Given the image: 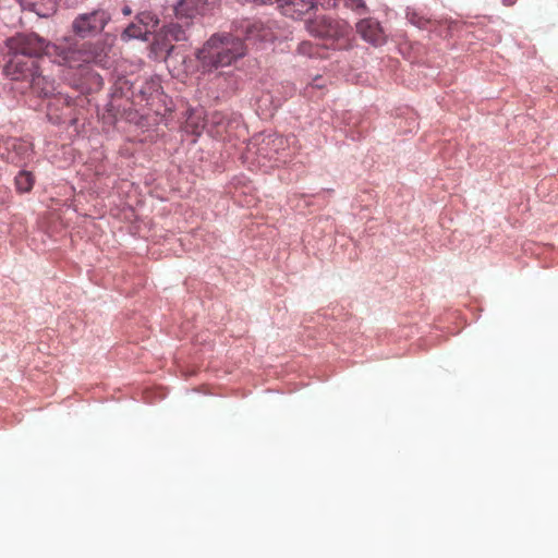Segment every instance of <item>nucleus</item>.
<instances>
[{"label": "nucleus", "mask_w": 558, "mask_h": 558, "mask_svg": "<svg viewBox=\"0 0 558 558\" xmlns=\"http://www.w3.org/2000/svg\"><path fill=\"white\" fill-rule=\"evenodd\" d=\"M246 52L245 45L240 38L231 35L211 36L197 50L196 59L203 73H210L221 66H228L242 58Z\"/></svg>", "instance_id": "1"}, {"label": "nucleus", "mask_w": 558, "mask_h": 558, "mask_svg": "<svg viewBox=\"0 0 558 558\" xmlns=\"http://www.w3.org/2000/svg\"><path fill=\"white\" fill-rule=\"evenodd\" d=\"M4 72L13 81L27 82L28 86L39 96L48 97L54 90L53 82L38 72V63L34 59L11 54Z\"/></svg>", "instance_id": "2"}, {"label": "nucleus", "mask_w": 558, "mask_h": 558, "mask_svg": "<svg viewBox=\"0 0 558 558\" xmlns=\"http://www.w3.org/2000/svg\"><path fill=\"white\" fill-rule=\"evenodd\" d=\"M53 54L60 57L57 64L69 68H81L85 63L106 64L105 46L101 44L84 43L81 46L63 40V46L53 47Z\"/></svg>", "instance_id": "3"}, {"label": "nucleus", "mask_w": 558, "mask_h": 558, "mask_svg": "<svg viewBox=\"0 0 558 558\" xmlns=\"http://www.w3.org/2000/svg\"><path fill=\"white\" fill-rule=\"evenodd\" d=\"M60 46H63V41L50 44L35 33L19 34L7 40V47L11 54L24 56L25 59L37 58L46 54L54 63H57V59H60V57L51 53L52 48Z\"/></svg>", "instance_id": "4"}, {"label": "nucleus", "mask_w": 558, "mask_h": 558, "mask_svg": "<svg viewBox=\"0 0 558 558\" xmlns=\"http://www.w3.org/2000/svg\"><path fill=\"white\" fill-rule=\"evenodd\" d=\"M306 29L315 37L333 39L339 41L338 47L347 49L350 47V25L343 20L332 19L326 15L317 16L306 22Z\"/></svg>", "instance_id": "5"}, {"label": "nucleus", "mask_w": 558, "mask_h": 558, "mask_svg": "<svg viewBox=\"0 0 558 558\" xmlns=\"http://www.w3.org/2000/svg\"><path fill=\"white\" fill-rule=\"evenodd\" d=\"M110 19V14L104 9L80 14L72 23V31L81 38L93 37L104 31Z\"/></svg>", "instance_id": "6"}, {"label": "nucleus", "mask_w": 558, "mask_h": 558, "mask_svg": "<svg viewBox=\"0 0 558 558\" xmlns=\"http://www.w3.org/2000/svg\"><path fill=\"white\" fill-rule=\"evenodd\" d=\"M289 147V140L279 134H269L265 136L258 146V155L272 160L276 165L284 163L289 155L287 149Z\"/></svg>", "instance_id": "7"}, {"label": "nucleus", "mask_w": 558, "mask_h": 558, "mask_svg": "<svg viewBox=\"0 0 558 558\" xmlns=\"http://www.w3.org/2000/svg\"><path fill=\"white\" fill-rule=\"evenodd\" d=\"M335 0H277L280 12L293 20L302 19L317 7L330 8Z\"/></svg>", "instance_id": "8"}, {"label": "nucleus", "mask_w": 558, "mask_h": 558, "mask_svg": "<svg viewBox=\"0 0 558 558\" xmlns=\"http://www.w3.org/2000/svg\"><path fill=\"white\" fill-rule=\"evenodd\" d=\"M356 32L365 41L373 46L377 47L386 43V33L376 19H362L356 23Z\"/></svg>", "instance_id": "9"}, {"label": "nucleus", "mask_w": 558, "mask_h": 558, "mask_svg": "<svg viewBox=\"0 0 558 558\" xmlns=\"http://www.w3.org/2000/svg\"><path fill=\"white\" fill-rule=\"evenodd\" d=\"M7 148L9 150L7 155V160L16 166L24 163L29 153L28 144L17 138L9 140L7 142Z\"/></svg>", "instance_id": "10"}, {"label": "nucleus", "mask_w": 558, "mask_h": 558, "mask_svg": "<svg viewBox=\"0 0 558 558\" xmlns=\"http://www.w3.org/2000/svg\"><path fill=\"white\" fill-rule=\"evenodd\" d=\"M177 17L192 19L199 13L198 0H181L174 8Z\"/></svg>", "instance_id": "11"}, {"label": "nucleus", "mask_w": 558, "mask_h": 558, "mask_svg": "<svg viewBox=\"0 0 558 558\" xmlns=\"http://www.w3.org/2000/svg\"><path fill=\"white\" fill-rule=\"evenodd\" d=\"M248 39L270 40L272 34L269 28H266L262 22H255L247 28Z\"/></svg>", "instance_id": "12"}, {"label": "nucleus", "mask_w": 558, "mask_h": 558, "mask_svg": "<svg viewBox=\"0 0 558 558\" xmlns=\"http://www.w3.org/2000/svg\"><path fill=\"white\" fill-rule=\"evenodd\" d=\"M35 179L32 172L22 170L15 177V185L19 192L27 193L33 189Z\"/></svg>", "instance_id": "13"}, {"label": "nucleus", "mask_w": 558, "mask_h": 558, "mask_svg": "<svg viewBox=\"0 0 558 558\" xmlns=\"http://www.w3.org/2000/svg\"><path fill=\"white\" fill-rule=\"evenodd\" d=\"M146 35L147 27L133 22L122 33V39H146Z\"/></svg>", "instance_id": "14"}, {"label": "nucleus", "mask_w": 558, "mask_h": 558, "mask_svg": "<svg viewBox=\"0 0 558 558\" xmlns=\"http://www.w3.org/2000/svg\"><path fill=\"white\" fill-rule=\"evenodd\" d=\"M166 37L177 41L186 39L185 31L182 28V26L175 24H170L167 26Z\"/></svg>", "instance_id": "15"}, {"label": "nucleus", "mask_w": 558, "mask_h": 558, "mask_svg": "<svg viewBox=\"0 0 558 558\" xmlns=\"http://www.w3.org/2000/svg\"><path fill=\"white\" fill-rule=\"evenodd\" d=\"M136 22L140 25L147 27V34L150 33V29L154 28L158 23L155 16L149 12H141L140 14H137Z\"/></svg>", "instance_id": "16"}, {"label": "nucleus", "mask_w": 558, "mask_h": 558, "mask_svg": "<svg viewBox=\"0 0 558 558\" xmlns=\"http://www.w3.org/2000/svg\"><path fill=\"white\" fill-rule=\"evenodd\" d=\"M344 5L359 15L365 14L368 9L364 0H343Z\"/></svg>", "instance_id": "17"}, {"label": "nucleus", "mask_w": 558, "mask_h": 558, "mask_svg": "<svg viewBox=\"0 0 558 558\" xmlns=\"http://www.w3.org/2000/svg\"><path fill=\"white\" fill-rule=\"evenodd\" d=\"M312 45L310 43H302L299 45V52L303 53V54H311L312 53Z\"/></svg>", "instance_id": "18"}, {"label": "nucleus", "mask_w": 558, "mask_h": 558, "mask_svg": "<svg viewBox=\"0 0 558 558\" xmlns=\"http://www.w3.org/2000/svg\"><path fill=\"white\" fill-rule=\"evenodd\" d=\"M122 13H123L124 15H130V14L132 13V10H131V8H130L129 5H125V7H123V9H122Z\"/></svg>", "instance_id": "19"}, {"label": "nucleus", "mask_w": 558, "mask_h": 558, "mask_svg": "<svg viewBox=\"0 0 558 558\" xmlns=\"http://www.w3.org/2000/svg\"><path fill=\"white\" fill-rule=\"evenodd\" d=\"M515 1H517V0H502V3H504L505 5L510 7V5H513V4L515 3Z\"/></svg>", "instance_id": "20"}, {"label": "nucleus", "mask_w": 558, "mask_h": 558, "mask_svg": "<svg viewBox=\"0 0 558 558\" xmlns=\"http://www.w3.org/2000/svg\"><path fill=\"white\" fill-rule=\"evenodd\" d=\"M60 100H62L65 105H70V98L69 97H60Z\"/></svg>", "instance_id": "21"}, {"label": "nucleus", "mask_w": 558, "mask_h": 558, "mask_svg": "<svg viewBox=\"0 0 558 558\" xmlns=\"http://www.w3.org/2000/svg\"><path fill=\"white\" fill-rule=\"evenodd\" d=\"M150 85H151L150 88H156L157 89L159 87L158 83L155 82V81H151Z\"/></svg>", "instance_id": "22"}, {"label": "nucleus", "mask_w": 558, "mask_h": 558, "mask_svg": "<svg viewBox=\"0 0 558 558\" xmlns=\"http://www.w3.org/2000/svg\"><path fill=\"white\" fill-rule=\"evenodd\" d=\"M428 23V21H424V22H417V26L418 27H424L426 24Z\"/></svg>", "instance_id": "23"}, {"label": "nucleus", "mask_w": 558, "mask_h": 558, "mask_svg": "<svg viewBox=\"0 0 558 558\" xmlns=\"http://www.w3.org/2000/svg\"><path fill=\"white\" fill-rule=\"evenodd\" d=\"M92 76H93L94 78H96L97 81H99V80H100V76H99L98 74H92Z\"/></svg>", "instance_id": "24"}, {"label": "nucleus", "mask_w": 558, "mask_h": 558, "mask_svg": "<svg viewBox=\"0 0 558 558\" xmlns=\"http://www.w3.org/2000/svg\"><path fill=\"white\" fill-rule=\"evenodd\" d=\"M47 86V84L45 82H41V87H45Z\"/></svg>", "instance_id": "25"}]
</instances>
